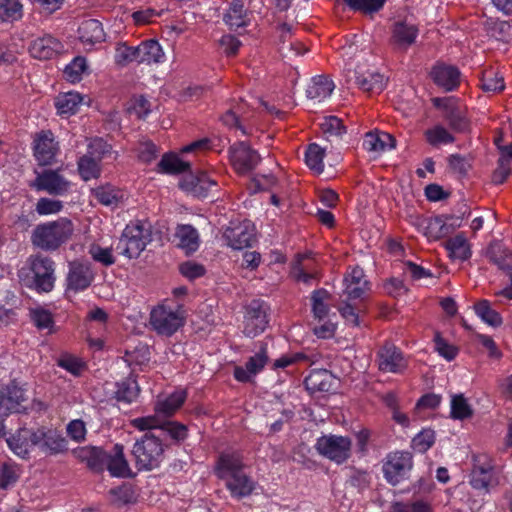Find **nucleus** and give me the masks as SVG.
<instances>
[{
	"instance_id": "obj_1",
	"label": "nucleus",
	"mask_w": 512,
	"mask_h": 512,
	"mask_svg": "<svg viewBox=\"0 0 512 512\" xmlns=\"http://www.w3.org/2000/svg\"><path fill=\"white\" fill-rule=\"evenodd\" d=\"M214 471L234 498L247 497L255 489V482L244 472L242 457L238 453H221Z\"/></svg>"
},
{
	"instance_id": "obj_2",
	"label": "nucleus",
	"mask_w": 512,
	"mask_h": 512,
	"mask_svg": "<svg viewBox=\"0 0 512 512\" xmlns=\"http://www.w3.org/2000/svg\"><path fill=\"white\" fill-rule=\"evenodd\" d=\"M73 224L67 218L36 226L31 235L35 247L45 251H55L73 234Z\"/></svg>"
},
{
	"instance_id": "obj_3",
	"label": "nucleus",
	"mask_w": 512,
	"mask_h": 512,
	"mask_svg": "<svg viewBox=\"0 0 512 512\" xmlns=\"http://www.w3.org/2000/svg\"><path fill=\"white\" fill-rule=\"evenodd\" d=\"M145 434L136 440L132 455L138 470H153L158 468L164 460L166 444L160 439V434L153 430H146Z\"/></svg>"
},
{
	"instance_id": "obj_4",
	"label": "nucleus",
	"mask_w": 512,
	"mask_h": 512,
	"mask_svg": "<svg viewBox=\"0 0 512 512\" xmlns=\"http://www.w3.org/2000/svg\"><path fill=\"white\" fill-rule=\"evenodd\" d=\"M152 225L148 221L135 220L126 225L116 245L122 255L137 258L152 241Z\"/></svg>"
},
{
	"instance_id": "obj_5",
	"label": "nucleus",
	"mask_w": 512,
	"mask_h": 512,
	"mask_svg": "<svg viewBox=\"0 0 512 512\" xmlns=\"http://www.w3.org/2000/svg\"><path fill=\"white\" fill-rule=\"evenodd\" d=\"M131 425L140 431L153 430L160 434V439L163 436H169L175 443L184 441L188 436L186 425L177 421L164 420L158 416L135 418L131 420Z\"/></svg>"
},
{
	"instance_id": "obj_6",
	"label": "nucleus",
	"mask_w": 512,
	"mask_h": 512,
	"mask_svg": "<svg viewBox=\"0 0 512 512\" xmlns=\"http://www.w3.org/2000/svg\"><path fill=\"white\" fill-rule=\"evenodd\" d=\"M32 272V285L38 292H50L56 280L54 261L43 255H32L27 261Z\"/></svg>"
},
{
	"instance_id": "obj_7",
	"label": "nucleus",
	"mask_w": 512,
	"mask_h": 512,
	"mask_svg": "<svg viewBox=\"0 0 512 512\" xmlns=\"http://www.w3.org/2000/svg\"><path fill=\"white\" fill-rule=\"evenodd\" d=\"M185 317L179 309L158 305L150 313L149 323L159 335L171 336L184 325Z\"/></svg>"
},
{
	"instance_id": "obj_8",
	"label": "nucleus",
	"mask_w": 512,
	"mask_h": 512,
	"mask_svg": "<svg viewBox=\"0 0 512 512\" xmlns=\"http://www.w3.org/2000/svg\"><path fill=\"white\" fill-rule=\"evenodd\" d=\"M470 484L474 489L489 491L499 484L492 460L485 454L473 456Z\"/></svg>"
},
{
	"instance_id": "obj_9",
	"label": "nucleus",
	"mask_w": 512,
	"mask_h": 512,
	"mask_svg": "<svg viewBox=\"0 0 512 512\" xmlns=\"http://www.w3.org/2000/svg\"><path fill=\"white\" fill-rule=\"evenodd\" d=\"M486 257L509 277L507 287L497 291L496 296L512 299V251L501 242H492L487 250Z\"/></svg>"
},
{
	"instance_id": "obj_10",
	"label": "nucleus",
	"mask_w": 512,
	"mask_h": 512,
	"mask_svg": "<svg viewBox=\"0 0 512 512\" xmlns=\"http://www.w3.org/2000/svg\"><path fill=\"white\" fill-rule=\"evenodd\" d=\"M413 467V456L408 451H395L387 455L383 463V472L386 480L397 485L404 480Z\"/></svg>"
},
{
	"instance_id": "obj_11",
	"label": "nucleus",
	"mask_w": 512,
	"mask_h": 512,
	"mask_svg": "<svg viewBox=\"0 0 512 512\" xmlns=\"http://www.w3.org/2000/svg\"><path fill=\"white\" fill-rule=\"evenodd\" d=\"M352 442L344 436H322L317 439L316 450L322 456L341 464L350 457Z\"/></svg>"
},
{
	"instance_id": "obj_12",
	"label": "nucleus",
	"mask_w": 512,
	"mask_h": 512,
	"mask_svg": "<svg viewBox=\"0 0 512 512\" xmlns=\"http://www.w3.org/2000/svg\"><path fill=\"white\" fill-rule=\"evenodd\" d=\"M229 160L239 175H246L256 168L261 157L249 144L239 141L229 147Z\"/></svg>"
},
{
	"instance_id": "obj_13",
	"label": "nucleus",
	"mask_w": 512,
	"mask_h": 512,
	"mask_svg": "<svg viewBox=\"0 0 512 512\" xmlns=\"http://www.w3.org/2000/svg\"><path fill=\"white\" fill-rule=\"evenodd\" d=\"M267 303L260 299H253L246 307L245 328L247 336H256L263 332L268 325Z\"/></svg>"
},
{
	"instance_id": "obj_14",
	"label": "nucleus",
	"mask_w": 512,
	"mask_h": 512,
	"mask_svg": "<svg viewBox=\"0 0 512 512\" xmlns=\"http://www.w3.org/2000/svg\"><path fill=\"white\" fill-rule=\"evenodd\" d=\"M377 362L382 372L400 373L407 367L402 351L391 341H385L379 348Z\"/></svg>"
},
{
	"instance_id": "obj_15",
	"label": "nucleus",
	"mask_w": 512,
	"mask_h": 512,
	"mask_svg": "<svg viewBox=\"0 0 512 512\" xmlns=\"http://www.w3.org/2000/svg\"><path fill=\"white\" fill-rule=\"evenodd\" d=\"M31 187L38 191H46L50 195L62 196L66 194L70 187V182L66 180L56 170L46 169L37 173Z\"/></svg>"
},
{
	"instance_id": "obj_16",
	"label": "nucleus",
	"mask_w": 512,
	"mask_h": 512,
	"mask_svg": "<svg viewBox=\"0 0 512 512\" xmlns=\"http://www.w3.org/2000/svg\"><path fill=\"white\" fill-rule=\"evenodd\" d=\"M94 280V272L91 264L75 260L69 263V271L66 282L67 289L74 292L86 290Z\"/></svg>"
},
{
	"instance_id": "obj_17",
	"label": "nucleus",
	"mask_w": 512,
	"mask_h": 512,
	"mask_svg": "<svg viewBox=\"0 0 512 512\" xmlns=\"http://www.w3.org/2000/svg\"><path fill=\"white\" fill-rule=\"evenodd\" d=\"M268 359L267 343L260 342L259 350L247 360L245 366H236L234 368L235 379L239 382H249L253 376L264 368Z\"/></svg>"
},
{
	"instance_id": "obj_18",
	"label": "nucleus",
	"mask_w": 512,
	"mask_h": 512,
	"mask_svg": "<svg viewBox=\"0 0 512 512\" xmlns=\"http://www.w3.org/2000/svg\"><path fill=\"white\" fill-rule=\"evenodd\" d=\"M75 457L94 473H102L105 470L108 453L101 447L84 446L74 450Z\"/></svg>"
},
{
	"instance_id": "obj_19",
	"label": "nucleus",
	"mask_w": 512,
	"mask_h": 512,
	"mask_svg": "<svg viewBox=\"0 0 512 512\" xmlns=\"http://www.w3.org/2000/svg\"><path fill=\"white\" fill-rule=\"evenodd\" d=\"M224 236L233 249L250 247L255 241L254 226L249 221H244L227 228Z\"/></svg>"
},
{
	"instance_id": "obj_20",
	"label": "nucleus",
	"mask_w": 512,
	"mask_h": 512,
	"mask_svg": "<svg viewBox=\"0 0 512 512\" xmlns=\"http://www.w3.org/2000/svg\"><path fill=\"white\" fill-rule=\"evenodd\" d=\"M36 446L43 452L59 454L67 451V440L56 430L39 428L36 430Z\"/></svg>"
},
{
	"instance_id": "obj_21",
	"label": "nucleus",
	"mask_w": 512,
	"mask_h": 512,
	"mask_svg": "<svg viewBox=\"0 0 512 512\" xmlns=\"http://www.w3.org/2000/svg\"><path fill=\"white\" fill-rule=\"evenodd\" d=\"M58 147L54 142L51 131H41L34 140V156L42 166L49 165L54 160Z\"/></svg>"
},
{
	"instance_id": "obj_22",
	"label": "nucleus",
	"mask_w": 512,
	"mask_h": 512,
	"mask_svg": "<svg viewBox=\"0 0 512 512\" xmlns=\"http://www.w3.org/2000/svg\"><path fill=\"white\" fill-rule=\"evenodd\" d=\"M460 75L457 67L446 64H437L430 72L434 83L447 92L453 91L459 86Z\"/></svg>"
},
{
	"instance_id": "obj_23",
	"label": "nucleus",
	"mask_w": 512,
	"mask_h": 512,
	"mask_svg": "<svg viewBox=\"0 0 512 512\" xmlns=\"http://www.w3.org/2000/svg\"><path fill=\"white\" fill-rule=\"evenodd\" d=\"M345 294L348 300L362 299L369 290V283L365 279L364 271L360 267H354L344 278Z\"/></svg>"
},
{
	"instance_id": "obj_24",
	"label": "nucleus",
	"mask_w": 512,
	"mask_h": 512,
	"mask_svg": "<svg viewBox=\"0 0 512 512\" xmlns=\"http://www.w3.org/2000/svg\"><path fill=\"white\" fill-rule=\"evenodd\" d=\"M108 459L105 469L108 470L111 476L119 478H128L133 476L128 461L124 455L123 445L116 444L113 447L112 453L108 454Z\"/></svg>"
},
{
	"instance_id": "obj_25",
	"label": "nucleus",
	"mask_w": 512,
	"mask_h": 512,
	"mask_svg": "<svg viewBox=\"0 0 512 512\" xmlns=\"http://www.w3.org/2000/svg\"><path fill=\"white\" fill-rule=\"evenodd\" d=\"M418 28L406 22H396L393 25L391 42L397 49L406 50L415 43Z\"/></svg>"
},
{
	"instance_id": "obj_26",
	"label": "nucleus",
	"mask_w": 512,
	"mask_h": 512,
	"mask_svg": "<svg viewBox=\"0 0 512 512\" xmlns=\"http://www.w3.org/2000/svg\"><path fill=\"white\" fill-rule=\"evenodd\" d=\"M60 49L61 43L50 35L35 39L29 47L31 56L40 60L51 59Z\"/></svg>"
},
{
	"instance_id": "obj_27",
	"label": "nucleus",
	"mask_w": 512,
	"mask_h": 512,
	"mask_svg": "<svg viewBox=\"0 0 512 512\" xmlns=\"http://www.w3.org/2000/svg\"><path fill=\"white\" fill-rule=\"evenodd\" d=\"M186 398L187 392L185 390H176L165 399L157 400L154 407L155 414L153 416H158L159 418L173 416L184 404Z\"/></svg>"
},
{
	"instance_id": "obj_28",
	"label": "nucleus",
	"mask_w": 512,
	"mask_h": 512,
	"mask_svg": "<svg viewBox=\"0 0 512 512\" xmlns=\"http://www.w3.org/2000/svg\"><path fill=\"white\" fill-rule=\"evenodd\" d=\"M36 431L30 429H20L16 434L12 435L8 440V446L18 456L25 458L29 454L30 448L36 446Z\"/></svg>"
},
{
	"instance_id": "obj_29",
	"label": "nucleus",
	"mask_w": 512,
	"mask_h": 512,
	"mask_svg": "<svg viewBox=\"0 0 512 512\" xmlns=\"http://www.w3.org/2000/svg\"><path fill=\"white\" fill-rule=\"evenodd\" d=\"M395 146L396 140L391 134L378 130L367 132L363 141V147L372 152H382L387 147L395 148Z\"/></svg>"
},
{
	"instance_id": "obj_30",
	"label": "nucleus",
	"mask_w": 512,
	"mask_h": 512,
	"mask_svg": "<svg viewBox=\"0 0 512 512\" xmlns=\"http://www.w3.org/2000/svg\"><path fill=\"white\" fill-rule=\"evenodd\" d=\"M138 64L160 63L163 61L164 52L158 41L154 39L143 41L137 46Z\"/></svg>"
},
{
	"instance_id": "obj_31",
	"label": "nucleus",
	"mask_w": 512,
	"mask_h": 512,
	"mask_svg": "<svg viewBox=\"0 0 512 512\" xmlns=\"http://www.w3.org/2000/svg\"><path fill=\"white\" fill-rule=\"evenodd\" d=\"M79 39L83 43L95 44L104 40L102 23L96 19L84 20L78 28Z\"/></svg>"
},
{
	"instance_id": "obj_32",
	"label": "nucleus",
	"mask_w": 512,
	"mask_h": 512,
	"mask_svg": "<svg viewBox=\"0 0 512 512\" xmlns=\"http://www.w3.org/2000/svg\"><path fill=\"white\" fill-rule=\"evenodd\" d=\"M444 120L450 129L456 133H468L471 128L470 120L466 115V109L456 104L447 113L443 114Z\"/></svg>"
},
{
	"instance_id": "obj_33",
	"label": "nucleus",
	"mask_w": 512,
	"mask_h": 512,
	"mask_svg": "<svg viewBox=\"0 0 512 512\" xmlns=\"http://www.w3.org/2000/svg\"><path fill=\"white\" fill-rule=\"evenodd\" d=\"M91 193L100 204L112 208L117 207L124 199V193L110 184L94 188Z\"/></svg>"
},
{
	"instance_id": "obj_34",
	"label": "nucleus",
	"mask_w": 512,
	"mask_h": 512,
	"mask_svg": "<svg viewBox=\"0 0 512 512\" xmlns=\"http://www.w3.org/2000/svg\"><path fill=\"white\" fill-rule=\"evenodd\" d=\"M223 20L231 29L247 26L249 20L247 10L244 8V0H232Z\"/></svg>"
},
{
	"instance_id": "obj_35",
	"label": "nucleus",
	"mask_w": 512,
	"mask_h": 512,
	"mask_svg": "<svg viewBox=\"0 0 512 512\" xmlns=\"http://www.w3.org/2000/svg\"><path fill=\"white\" fill-rule=\"evenodd\" d=\"M175 237L178 239V246L184 249L188 254L195 252L199 247V235L192 225H178Z\"/></svg>"
},
{
	"instance_id": "obj_36",
	"label": "nucleus",
	"mask_w": 512,
	"mask_h": 512,
	"mask_svg": "<svg viewBox=\"0 0 512 512\" xmlns=\"http://www.w3.org/2000/svg\"><path fill=\"white\" fill-rule=\"evenodd\" d=\"M445 248L452 259L465 261L471 256L470 244L463 233H459L456 236L449 238L445 242Z\"/></svg>"
},
{
	"instance_id": "obj_37",
	"label": "nucleus",
	"mask_w": 512,
	"mask_h": 512,
	"mask_svg": "<svg viewBox=\"0 0 512 512\" xmlns=\"http://www.w3.org/2000/svg\"><path fill=\"white\" fill-rule=\"evenodd\" d=\"M335 85L331 79L325 75H318L312 79V84L308 86L306 93L310 99L322 100L331 95Z\"/></svg>"
},
{
	"instance_id": "obj_38",
	"label": "nucleus",
	"mask_w": 512,
	"mask_h": 512,
	"mask_svg": "<svg viewBox=\"0 0 512 512\" xmlns=\"http://www.w3.org/2000/svg\"><path fill=\"white\" fill-rule=\"evenodd\" d=\"M310 393L328 392L331 388V376L327 370L312 371L304 380Z\"/></svg>"
},
{
	"instance_id": "obj_39",
	"label": "nucleus",
	"mask_w": 512,
	"mask_h": 512,
	"mask_svg": "<svg viewBox=\"0 0 512 512\" xmlns=\"http://www.w3.org/2000/svg\"><path fill=\"white\" fill-rule=\"evenodd\" d=\"M246 115V104L245 103H237L228 109L221 117V122L227 126L228 128H236L242 131L243 134H246V130L242 126V121L247 119Z\"/></svg>"
},
{
	"instance_id": "obj_40",
	"label": "nucleus",
	"mask_w": 512,
	"mask_h": 512,
	"mask_svg": "<svg viewBox=\"0 0 512 512\" xmlns=\"http://www.w3.org/2000/svg\"><path fill=\"white\" fill-rule=\"evenodd\" d=\"M356 84L364 92L368 93H380L386 86V80L380 73L360 74L356 76Z\"/></svg>"
},
{
	"instance_id": "obj_41",
	"label": "nucleus",
	"mask_w": 512,
	"mask_h": 512,
	"mask_svg": "<svg viewBox=\"0 0 512 512\" xmlns=\"http://www.w3.org/2000/svg\"><path fill=\"white\" fill-rule=\"evenodd\" d=\"M83 97L77 92H68L56 98V108L61 115H71L78 111Z\"/></svg>"
},
{
	"instance_id": "obj_42",
	"label": "nucleus",
	"mask_w": 512,
	"mask_h": 512,
	"mask_svg": "<svg viewBox=\"0 0 512 512\" xmlns=\"http://www.w3.org/2000/svg\"><path fill=\"white\" fill-rule=\"evenodd\" d=\"M117 389L114 392L115 398L119 402L131 403L139 394V387L136 380L127 378L118 382L116 385Z\"/></svg>"
},
{
	"instance_id": "obj_43",
	"label": "nucleus",
	"mask_w": 512,
	"mask_h": 512,
	"mask_svg": "<svg viewBox=\"0 0 512 512\" xmlns=\"http://www.w3.org/2000/svg\"><path fill=\"white\" fill-rule=\"evenodd\" d=\"M109 495L111 503L117 507L133 503L136 500L134 488L130 483H123L110 489Z\"/></svg>"
},
{
	"instance_id": "obj_44",
	"label": "nucleus",
	"mask_w": 512,
	"mask_h": 512,
	"mask_svg": "<svg viewBox=\"0 0 512 512\" xmlns=\"http://www.w3.org/2000/svg\"><path fill=\"white\" fill-rule=\"evenodd\" d=\"M190 164L182 161L176 154L167 153L158 163L159 171L166 174H179L189 169Z\"/></svg>"
},
{
	"instance_id": "obj_45",
	"label": "nucleus",
	"mask_w": 512,
	"mask_h": 512,
	"mask_svg": "<svg viewBox=\"0 0 512 512\" xmlns=\"http://www.w3.org/2000/svg\"><path fill=\"white\" fill-rule=\"evenodd\" d=\"M329 298V292L323 288L313 291L311 295V302L312 312L315 318L322 320L327 317L330 308L326 301Z\"/></svg>"
},
{
	"instance_id": "obj_46",
	"label": "nucleus",
	"mask_w": 512,
	"mask_h": 512,
	"mask_svg": "<svg viewBox=\"0 0 512 512\" xmlns=\"http://www.w3.org/2000/svg\"><path fill=\"white\" fill-rule=\"evenodd\" d=\"M450 415L456 420H464L473 416V409L463 394L452 396Z\"/></svg>"
},
{
	"instance_id": "obj_47",
	"label": "nucleus",
	"mask_w": 512,
	"mask_h": 512,
	"mask_svg": "<svg viewBox=\"0 0 512 512\" xmlns=\"http://www.w3.org/2000/svg\"><path fill=\"white\" fill-rule=\"evenodd\" d=\"M476 314L487 324L498 327L502 324L501 315L491 308L488 300H480L474 306Z\"/></svg>"
},
{
	"instance_id": "obj_48",
	"label": "nucleus",
	"mask_w": 512,
	"mask_h": 512,
	"mask_svg": "<svg viewBox=\"0 0 512 512\" xmlns=\"http://www.w3.org/2000/svg\"><path fill=\"white\" fill-rule=\"evenodd\" d=\"M480 87L485 92H501L505 88L504 78L493 69L485 70L480 79Z\"/></svg>"
},
{
	"instance_id": "obj_49",
	"label": "nucleus",
	"mask_w": 512,
	"mask_h": 512,
	"mask_svg": "<svg viewBox=\"0 0 512 512\" xmlns=\"http://www.w3.org/2000/svg\"><path fill=\"white\" fill-rule=\"evenodd\" d=\"M426 141L434 147L441 144H451L455 142V137L442 125H436L425 131Z\"/></svg>"
},
{
	"instance_id": "obj_50",
	"label": "nucleus",
	"mask_w": 512,
	"mask_h": 512,
	"mask_svg": "<svg viewBox=\"0 0 512 512\" xmlns=\"http://www.w3.org/2000/svg\"><path fill=\"white\" fill-rule=\"evenodd\" d=\"M78 172L84 181L96 179L101 174L100 162L83 155L78 160Z\"/></svg>"
},
{
	"instance_id": "obj_51",
	"label": "nucleus",
	"mask_w": 512,
	"mask_h": 512,
	"mask_svg": "<svg viewBox=\"0 0 512 512\" xmlns=\"http://www.w3.org/2000/svg\"><path fill=\"white\" fill-rule=\"evenodd\" d=\"M325 155V150L321 148L318 144L312 143L308 146V149L305 154V162L307 166L315 171L317 174H321L324 169L323 158Z\"/></svg>"
},
{
	"instance_id": "obj_52",
	"label": "nucleus",
	"mask_w": 512,
	"mask_h": 512,
	"mask_svg": "<svg viewBox=\"0 0 512 512\" xmlns=\"http://www.w3.org/2000/svg\"><path fill=\"white\" fill-rule=\"evenodd\" d=\"M22 16L20 0H0V19L2 21H15Z\"/></svg>"
},
{
	"instance_id": "obj_53",
	"label": "nucleus",
	"mask_w": 512,
	"mask_h": 512,
	"mask_svg": "<svg viewBox=\"0 0 512 512\" xmlns=\"http://www.w3.org/2000/svg\"><path fill=\"white\" fill-rule=\"evenodd\" d=\"M425 235L435 240L449 235L447 221L441 216L429 219L425 227Z\"/></svg>"
},
{
	"instance_id": "obj_54",
	"label": "nucleus",
	"mask_w": 512,
	"mask_h": 512,
	"mask_svg": "<svg viewBox=\"0 0 512 512\" xmlns=\"http://www.w3.org/2000/svg\"><path fill=\"white\" fill-rule=\"evenodd\" d=\"M138 49L136 47L128 46L126 43H120L116 47L115 62L120 66H126L131 62L138 63Z\"/></svg>"
},
{
	"instance_id": "obj_55",
	"label": "nucleus",
	"mask_w": 512,
	"mask_h": 512,
	"mask_svg": "<svg viewBox=\"0 0 512 512\" xmlns=\"http://www.w3.org/2000/svg\"><path fill=\"white\" fill-rule=\"evenodd\" d=\"M435 442V432L432 429H423L412 439V448L425 453Z\"/></svg>"
},
{
	"instance_id": "obj_56",
	"label": "nucleus",
	"mask_w": 512,
	"mask_h": 512,
	"mask_svg": "<svg viewBox=\"0 0 512 512\" xmlns=\"http://www.w3.org/2000/svg\"><path fill=\"white\" fill-rule=\"evenodd\" d=\"M86 67V59L84 57L78 56L74 58L64 69L65 79L72 83L79 81Z\"/></svg>"
},
{
	"instance_id": "obj_57",
	"label": "nucleus",
	"mask_w": 512,
	"mask_h": 512,
	"mask_svg": "<svg viewBox=\"0 0 512 512\" xmlns=\"http://www.w3.org/2000/svg\"><path fill=\"white\" fill-rule=\"evenodd\" d=\"M347 5L355 10L361 11L366 14L378 12L383 6L386 0H344Z\"/></svg>"
},
{
	"instance_id": "obj_58",
	"label": "nucleus",
	"mask_w": 512,
	"mask_h": 512,
	"mask_svg": "<svg viewBox=\"0 0 512 512\" xmlns=\"http://www.w3.org/2000/svg\"><path fill=\"white\" fill-rule=\"evenodd\" d=\"M111 152V145L104 141L102 138L93 139L87 147L86 156L101 162L105 155Z\"/></svg>"
},
{
	"instance_id": "obj_59",
	"label": "nucleus",
	"mask_w": 512,
	"mask_h": 512,
	"mask_svg": "<svg viewBox=\"0 0 512 512\" xmlns=\"http://www.w3.org/2000/svg\"><path fill=\"white\" fill-rule=\"evenodd\" d=\"M321 129L328 136L340 137L346 133V127L343 125L342 120L336 116L325 117L321 123Z\"/></svg>"
},
{
	"instance_id": "obj_60",
	"label": "nucleus",
	"mask_w": 512,
	"mask_h": 512,
	"mask_svg": "<svg viewBox=\"0 0 512 512\" xmlns=\"http://www.w3.org/2000/svg\"><path fill=\"white\" fill-rule=\"evenodd\" d=\"M391 512H432V508L422 500L413 503L395 502L391 506Z\"/></svg>"
},
{
	"instance_id": "obj_61",
	"label": "nucleus",
	"mask_w": 512,
	"mask_h": 512,
	"mask_svg": "<svg viewBox=\"0 0 512 512\" xmlns=\"http://www.w3.org/2000/svg\"><path fill=\"white\" fill-rule=\"evenodd\" d=\"M31 318L38 329H51L53 327V317L48 310L34 309L31 311Z\"/></svg>"
},
{
	"instance_id": "obj_62",
	"label": "nucleus",
	"mask_w": 512,
	"mask_h": 512,
	"mask_svg": "<svg viewBox=\"0 0 512 512\" xmlns=\"http://www.w3.org/2000/svg\"><path fill=\"white\" fill-rule=\"evenodd\" d=\"M62 208L63 204L61 201L46 197L40 198L36 204V212L39 215L58 213Z\"/></svg>"
},
{
	"instance_id": "obj_63",
	"label": "nucleus",
	"mask_w": 512,
	"mask_h": 512,
	"mask_svg": "<svg viewBox=\"0 0 512 512\" xmlns=\"http://www.w3.org/2000/svg\"><path fill=\"white\" fill-rule=\"evenodd\" d=\"M434 342L435 350L446 360L451 361L456 357L458 349L443 339L439 333H436Z\"/></svg>"
},
{
	"instance_id": "obj_64",
	"label": "nucleus",
	"mask_w": 512,
	"mask_h": 512,
	"mask_svg": "<svg viewBox=\"0 0 512 512\" xmlns=\"http://www.w3.org/2000/svg\"><path fill=\"white\" fill-rule=\"evenodd\" d=\"M89 253L95 261L105 266H110L115 263V258L113 257L111 249L109 248H102L98 245H92L90 247Z\"/></svg>"
}]
</instances>
